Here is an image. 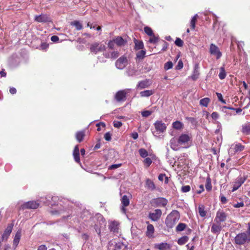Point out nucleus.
<instances>
[{"label": "nucleus", "mask_w": 250, "mask_h": 250, "mask_svg": "<svg viewBox=\"0 0 250 250\" xmlns=\"http://www.w3.org/2000/svg\"><path fill=\"white\" fill-rule=\"evenodd\" d=\"M180 218L179 213L177 210H173L168 214L165 221L167 226L169 228H172L178 221Z\"/></svg>", "instance_id": "1"}, {"label": "nucleus", "mask_w": 250, "mask_h": 250, "mask_svg": "<svg viewBox=\"0 0 250 250\" xmlns=\"http://www.w3.org/2000/svg\"><path fill=\"white\" fill-rule=\"evenodd\" d=\"M235 242L239 245H242L250 242V237L249 234L242 232L238 234L234 238Z\"/></svg>", "instance_id": "2"}, {"label": "nucleus", "mask_w": 250, "mask_h": 250, "mask_svg": "<svg viewBox=\"0 0 250 250\" xmlns=\"http://www.w3.org/2000/svg\"><path fill=\"white\" fill-rule=\"evenodd\" d=\"M105 49V46L102 42H94L91 44L90 48L91 52L97 54Z\"/></svg>", "instance_id": "3"}, {"label": "nucleus", "mask_w": 250, "mask_h": 250, "mask_svg": "<svg viewBox=\"0 0 250 250\" xmlns=\"http://www.w3.org/2000/svg\"><path fill=\"white\" fill-rule=\"evenodd\" d=\"M95 217L97 220V222L95 224V229L96 231L100 235L101 233L100 228L104 227L105 226V222L101 214H96Z\"/></svg>", "instance_id": "4"}, {"label": "nucleus", "mask_w": 250, "mask_h": 250, "mask_svg": "<svg viewBox=\"0 0 250 250\" xmlns=\"http://www.w3.org/2000/svg\"><path fill=\"white\" fill-rule=\"evenodd\" d=\"M128 64V61L126 57L123 56L119 58L116 62V67L119 69H124Z\"/></svg>", "instance_id": "5"}, {"label": "nucleus", "mask_w": 250, "mask_h": 250, "mask_svg": "<svg viewBox=\"0 0 250 250\" xmlns=\"http://www.w3.org/2000/svg\"><path fill=\"white\" fill-rule=\"evenodd\" d=\"M39 203L36 201H31L23 204L21 208L22 209H36L38 208Z\"/></svg>", "instance_id": "6"}, {"label": "nucleus", "mask_w": 250, "mask_h": 250, "mask_svg": "<svg viewBox=\"0 0 250 250\" xmlns=\"http://www.w3.org/2000/svg\"><path fill=\"white\" fill-rule=\"evenodd\" d=\"M190 139L191 137L188 134H182L179 137L177 143L179 145H188Z\"/></svg>", "instance_id": "7"}, {"label": "nucleus", "mask_w": 250, "mask_h": 250, "mask_svg": "<svg viewBox=\"0 0 250 250\" xmlns=\"http://www.w3.org/2000/svg\"><path fill=\"white\" fill-rule=\"evenodd\" d=\"M209 52L211 55L216 56V59H219L222 56V53L218 47L213 43L210 45Z\"/></svg>", "instance_id": "8"}, {"label": "nucleus", "mask_w": 250, "mask_h": 250, "mask_svg": "<svg viewBox=\"0 0 250 250\" xmlns=\"http://www.w3.org/2000/svg\"><path fill=\"white\" fill-rule=\"evenodd\" d=\"M227 214L223 210H219L217 213L214 221H218L220 223L225 222L227 219Z\"/></svg>", "instance_id": "9"}, {"label": "nucleus", "mask_w": 250, "mask_h": 250, "mask_svg": "<svg viewBox=\"0 0 250 250\" xmlns=\"http://www.w3.org/2000/svg\"><path fill=\"white\" fill-rule=\"evenodd\" d=\"M154 125L156 131L159 133H163L166 130V125L162 121H157L154 123Z\"/></svg>", "instance_id": "10"}, {"label": "nucleus", "mask_w": 250, "mask_h": 250, "mask_svg": "<svg viewBox=\"0 0 250 250\" xmlns=\"http://www.w3.org/2000/svg\"><path fill=\"white\" fill-rule=\"evenodd\" d=\"M246 179V177L237 178L233 184L232 190V191H234L238 189V188L245 182Z\"/></svg>", "instance_id": "11"}, {"label": "nucleus", "mask_w": 250, "mask_h": 250, "mask_svg": "<svg viewBox=\"0 0 250 250\" xmlns=\"http://www.w3.org/2000/svg\"><path fill=\"white\" fill-rule=\"evenodd\" d=\"M223 227L221 223L214 221V223L211 226V231L213 233L219 234Z\"/></svg>", "instance_id": "12"}, {"label": "nucleus", "mask_w": 250, "mask_h": 250, "mask_svg": "<svg viewBox=\"0 0 250 250\" xmlns=\"http://www.w3.org/2000/svg\"><path fill=\"white\" fill-rule=\"evenodd\" d=\"M130 89H127L118 91L115 96L116 99L118 101H124L125 99V95L129 93Z\"/></svg>", "instance_id": "13"}, {"label": "nucleus", "mask_w": 250, "mask_h": 250, "mask_svg": "<svg viewBox=\"0 0 250 250\" xmlns=\"http://www.w3.org/2000/svg\"><path fill=\"white\" fill-rule=\"evenodd\" d=\"M162 211L159 209H156L153 212L149 214V218L153 221H157L160 219Z\"/></svg>", "instance_id": "14"}, {"label": "nucleus", "mask_w": 250, "mask_h": 250, "mask_svg": "<svg viewBox=\"0 0 250 250\" xmlns=\"http://www.w3.org/2000/svg\"><path fill=\"white\" fill-rule=\"evenodd\" d=\"M35 20L39 22H47L50 21V18L45 14H42L35 17Z\"/></svg>", "instance_id": "15"}, {"label": "nucleus", "mask_w": 250, "mask_h": 250, "mask_svg": "<svg viewBox=\"0 0 250 250\" xmlns=\"http://www.w3.org/2000/svg\"><path fill=\"white\" fill-rule=\"evenodd\" d=\"M109 229L114 233H118L119 230V223L116 221H111L109 223Z\"/></svg>", "instance_id": "16"}, {"label": "nucleus", "mask_w": 250, "mask_h": 250, "mask_svg": "<svg viewBox=\"0 0 250 250\" xmlns=\"http://www.w3.org/2000/svg\"><path fill=\"white\" fill-rule=\"evenodd\" d=\"M150 84L151 83L149 80L146 79L144 81H140L137 85V88L140 89H144L149 87Z\"/></svg>", "instance_id": "17"}, {"label": "nucleus", "mask_w": 250, "mask_h": 250, "mask_svg": "<svg viewBox=\"0 0 250 250\" xmlns=\"http://www.w3.org/2000/svg\"><path fill=\"white\" fill-rule=\"evenodd\" d=\"M13 225L12 224H10L8 226L7 228L5 229L2 236V240L3 241L4 240H7L10 235V233L12 232V228Z\"/></svg>", "instance_id": "18"}, {"label": "nucleus", "mask_w": 250, "mask_h": 250, "mask_svg": "<svg viewBox=\"0 0 250 250\" xmlns=\"http://www.w3.org/2000/svg\"><path fill=\"white\" fill-rule=\"evenodd\" d=\"M199 67L198 64H196L194 67V70L192 74L191 75L190 78L193 81H196L199 76Z\"/></svg>", "instance_id": "19"}, {"label": "nucleus", "mask_w": 250, "mask_h": 250, "mask_svg": "<svg viewBox=\"0 0 250 250\" xmlns=\"http://www.w3.org/2000/svg\"><path fill=\"white\" fill-rule=\"evenodd\" d=\"M154 248L159 250H167L170 249V245L167 243H161L156 244L154 246Z\"/></svg>", "instance_id": "20"}, {"label": "nucleus", "mask_w": 250, "mask_h": 250, "mask_svg": "<svg viewBox=\"0 0 250 250\" xmlns=\"http://www.w3.org/2000/svg\"><path fill=\"white\" fill-rule=\"evenodd\" d=\"M21 230H18L17 231V233H16L15 237L13 240V246L15 248H16L18 246V245L20 242V240L21 239Z\"/></svg>", "instance_id": "21"}, {"label": "nucleus", "mask_w": 250, "mask_h": 250, "mask_svg": "<svg viewBox=\"0 0 250 250\" xmlns=\"http://www.w3.org/2000/svg\"><path fill=\"white\" fill-rule=\"evenodd\" d=\"M73 155L75 161L77 163H80V151L78 146H76L73 153Z\"/></svg>", "instance_id": "22"}, {"label": "nucleus", "mask_w": 250, "mask_h": 250, "mask_svg": "<svg viewBox=\"0 0 250 250\" xmlns=\"http://www.w3.org/2000/svg\"><path fill=\"white\" fill-rule=\"evenodd\" d=\"M154 231V228L151 224H148L147 226L146 232V235L149 237H152Z\"/></svg>", "instance_id": "23"}, {"label": "nucleus", "mask_w": 250, "mask_h": 250, "mask_svg": "<svg viewBox=\"0 0 250 250\" xmlns=\"http://www.w3.org/2000/svg\"><path fill=\"white\" fill-rule=\"evenodd\" d=\"M114 40V42L118 46H123L126 43V41L124 40L121 37H117Z\"/></svg>", "instance_id": "24"}, {"label": "nucleus", "mask_w": 250, "mask_h": 250, "mask_svg": "<svg viewBox=\"0 0 250 250\" xmlns=\"http://www.w3.org/2000/svg\"><path fill=\"white\" fill-rule=\"evenodd\" d=\"M115 250H128L127 246L121 242H118L115 245Z\"/></svg>", "instance_id": "25"}, {"label": "nucleus", "mask_w": 250, "mask_h": 250, "mask_svg": "<svg viewBox=\"0 0 250 250\" xmlns=\"http://www.w3.org/2000/svg\"><path fill=\"white\" fill-rule=\"evenodd\" d=\"M154 91L152 90H146L140 92V95L142 97H148L153 95Z\"/></svg>", "instance_id": "26"}, {"label": "nucleus", "mask_w": 250, "mask_h": 250, "mask_svg": "<svg viewBox=\"0 0 250 250\" xmlns=\"http://www.w3.org/2000/svg\"><path fill=\"white\" fill-rule=\"evenodd\" d=\"M205 208L204 205H200L198 207V212L200 214V215L204 217L206 215L207 212L205 210Z\"/></svg>", "instance_id": "27"}, {"label": "nucleus", "mask_w": 250, "mask_h": 250, "mask_svg": "<svg viewBox=\"0 0 250 250\" xmlns=\"http://www.w3.org/2000/svg\"><path fill=\"white\" fill-rule=\"evenodd\" d=\"M84 136V132L83 131H79L76 134V139L79 142H81L83 141Z\"/></svg>", "instance_id": "28"}, {"label": "nucleus", "mask_w": 250, "mask_h": 250, "mask_svg": "<svg viewBox=\"0 0 250 250\" xmlns=\"http://www.w3.org/2000/svg\"><path fill=\"white\" fill-rule=\"evenodd\" d=\"M172 126L176 129H181L183 127V124L179 121H176L173 123Z\"/></svg>", "instance_id": "29"}, {"label": "nucleus", "mask_w": 250, "mask_h": 250, "mask_svg": "<svg viewBox=\"0 0 250 250\" xmlns=\"http://www.w3.org/2000/svg\"><path fill=\"white\" fill-rule=\"evenodd\" d=\"M197 18H198V15H197V14H196L195 15H194V16L193 17H192V18L190 21V26L191 27V29H192V30L195 29V24H196V22L197 21Z\"/></svg>", "instance_id": "30"}, {"label": "nucleus", "mask_w": 250, "mask_h": 250, "mask_svg": "<svg viewBox=\"0 0 250 250\" xmlns=\"http://www.w3.org/2000/svg\"><path fill=\"white\" fill-rule=\"evenodd\" d=\"M135 49L136 50H139L142 49L144 47V44L142 42L138 41L136 40H134Z\"/></svg>", "instance_id": "31"}, {"label": "nucleus", "mask_w": 250, "mask_h": 250, "mask_svg": "<svg viewBox=\"0 0 250 250\" xmlns=\"http://www.w3.org/2000/svg\"><path fill=\"white\" fill-rule=\"evenodd\" d=\"M242 132L246 135L250 134V124L243 125L242 127Z\"/></svg>", "instance_id": "32"}, {"label": "nucleus", "mask_w": 250, "mask_h": 250, "mask_svg": "<svg viewBox=\"0 0 250 250\" xmlns=\"http://www.w3.org/2000/svg\"><path fill=\"white\" fill-rule=\"evenodd\" d=\"M71 25L75 26L76 28L78 30H81L83 28V26L79 21H75L71 22Z\"/></svg>", "instance_id": "33"}, {"label": "nucleus", "mask_w": 250, "mask_h": 250, "mask_svg": "<svg viewBox=\"0 0 250 250\" xmlns=\"http://www.w3.org/2000/svg\"><path fill=\"white\" fill-rule=\"evenodd\" d=\"M210 102V99L208 98H205L201 99L200 101V104L205 107H207L209 103Z\"/></svg>", "instance_id": "34"}, {"label": "nucleus", "mask_w": 250, "mask_h": 250, "mask_svg": "<svg viewBox=\"0 0 250 250\" xmlns=\"http://www.w3.org/2000/svg\"><path fill=\"white\" fill-rule=\"evenodd\" d=\"M167 203V201L165 198H159L157 200V203L162 207H165Z\"/></svg>", "instance_id": "35"}, {"label": "nucleus", "mask_w": 250, "mask_h": 250, "mask_svg": "<svg viewBox=\"0 0 250 250\" xmlns=\"http://www.w3.org/2000/svg\"><path fill=\"white\" fill-rule=\"evenodd\" d=\"M122 204L124 207H127L129 204V200L126 195L123 196L122 199Z\"/></svg>", "instance_id": "36"}, {"label": "nucleus", "mask_w": 250, "mask_h": 250, "mask_svg": "<svg viewBox=\"0 0 250 250\" xmlns=\"http://www.w3.org/2000/svg\"><path fill=\"white\" fill-rule=\"evenodd\" d=\"M232 146L237 152L242 151L244 149V146L240 144L232 145Z\"/></svg>", "instance_id": "37"}, {"label": "nucleus", "mask_w": 250, "mask_h": 250, "mask_svg": "<svg viewBox=\"0 0 250 250\" xmlns=\"http://www.w3.org/2000/svg\"><path fill=\"white\" fill-rule=\"evenodd\" d=\"M226 76V73L225 69L223 67L220 68V73L219 74V77L221 80L225 79Z\"/></svg>", "instance_id": "38"}, {"label": "nucleus", "mask_w": 250, "mask_h": 250, "mask_svg": "<svg viewBox=\"0 0 250 250\" xmlns=\"http://www.w3.org/2000/svg\"><path fill=\"white\" fill-rule=\"evenodd\" d=\"M188 240V237H187L186 236H183L178 239V244H179L180 245H182L185 244L186 242H187Z\"/></svg>", "instance_id": "39"}, {"label": "nucleus", "mask_w": 250, "mask_h": 250, "mask_svg": "<svg viewBox=\"0 0 250 250\" xmlns=\"http://www.w3.org/2000/svg\"><path fill=\"white\" fill-rule=\"evenodd\" d=\"M146 185L149 189H153L155 188V185L154 183L150 179H148L146 180Z\"/></svg>", "instance_id": "40"}, {"label": "nucleus", "mask_w": 250, "mask_h": 250, "mask_svg": "<svg viewBox=\"0 0 250 250\" xmlns=\"http://www.w3.org/2000/svg\"><path fill=\"white\" fill-rule=\"evenodd\" d=\"M186 225L184 223H179L176 228L177 231H181L186 228Z\"/></svg>", "instance_id": "41"}, {"label": "nucleus", "mask_w": 250, "mask_h": 250, "mask_svg": "<svg viewBox=\"0 0 250 250\" xmlns=\"http://www.w3.org/2000/svg\"><path fill=\"white\" fill-rule=\"evenodd\" d=\"M139 153L140 156L143 158H146L148 155L147 151L144 148H141L139 150Z\"/></svg>", "instance_id": "42"}, {"label": "nucleus", "mask_w": 250, "mask_h": 250, "mask_svg": "<svg viewBox=\"0 0 250 250\" xmlns=\"http://www.w3.org/2000/svg\"><path fill=\"white\" fill-rule=\"evenodd\" d=\"M144 31L149 36H151L154 34L152 30L148 26H146L144 28Z\"/></svg>", "instance_id": "43"}, {"label": "nucleus", "mask_w": 250, "mask_h": 250, "mask_svg": "<svg viewBox=\"0 0 250 250\" xmlns=\"http://www.w3.org/2000/svg\"><path fill=\"white\" fill-rule=\"evenodd\" d=\"M205 187H206V188L207 190L209 191V190H211V189L212 188V186H211L210 178H207V179L206 180V183Z\"/></svg>", "instance_id": "44"}, {"label": "nucleus", "mask_w": 250, "mask_h": 250, "mask_svg": "<svg viewBox=\"0 0 250 250\" xmlns=\"http://www.w3.org/2000/svg\"><path fill=\"white\" fill-rule=\"evenodd\" d=\"M150 38L149 40V42L151 43H155L158 41V38L155 36L154 34L150 36Z\"/></svg>", "instance_id": "45"}, {"label": "nucleus", "mask_w": 250, "mask_h": 250, "mask_svg": "<svg viewBox=\"0 0 250 250\" xmlns=\"http://www.w3.org/2000/svg\"><path fill=\"white\" fill-rule=\"evenodd\" d=\"M173 67V63L171 62H167L165 64L164 68L165 70H167L172 68Z\"/></svg>", "instance_id": "46"}, {"label": "nucleus", "mask_w": 250, "mask_h": 250, "mask_svg": "<svg viewBox=\"0 0 250 250\" xmlns=\"http://www.w3.org/2000/svg\"><path fill=\"white\" fill-rule=\"evenodd\" d=\"M153 111H149V110H145L142 112L141 114L143 117H147L149 116H150L152 113Z\"/></svg>", "instance_id": "47"}, {"label": "nucleus", "mask_w": 250, "mask_h": 250, "mask_svg": "<svg viewBox=\"0 0 250 250\" xmlns=\"http://www.w3.org/2000/svg\"><path fill=\"white\" fill-rule=\"evenodd\" d=\"M175 44L179 46L182 47L183 45V41L180 38H177L176 41H175Z\"/></svg>", "instance_id": "48"}, {"label": "nucleus", "mask_w": 250, "mask_h": 250, "mask_svg": "<svg viewBox=\"0 0 250 250\" xmlns=\"http://www.w3.org/2000/svg\"><path fill=\"white\" fill-rule=\"evenodd\" d=\"M136 71L133 68H129L126 71V73L129 76H133L135 75Z\"/></svg>", "instance_id": "49"}, {"label": "nucleus", "mask_w": 250, "mask_h": 250, "mask_svg": "<svg viewBox=\"0 0 250 250\" xmlns=\"http://www.w3.org/2000/svg\"><path fill=\"white\" fill-rule=\"evenodd\" d=\"M216 94L219 101L224 104L226 103V101L223 99L222 95L221 93L216 92Z\"/></svg>", "instance_id": "50"}, {"label": "nucleus", "mask_w": 250, "mask_h": 250, "mask_svg": "<svg viewBox=\"0 0 250 250\" xmlns=\"http://www.w3.org/2000/svg\"><path fill=\"white\" fill-rule=\"evenodd\" d=\"M190 190V187L188 185L183 186L181 190L183 192H187Z\"/></svg>", "instance_id": "51"}, {"label": "nucleus", "mask_w": 250, "mask_h": 250, "mask_svg": "<svg viewBox=\"0 0 250 250\" xmlns=\"http://www.w3.org/2000/svg\"><path fill=\"white\" fill-rule=\"evenodd\" d=\"M144 163L147 167H149L152 163V160L150 158H146L144 160Z\"/></svg>", "instance_id": "52"}, {"label": "nucleus", "mask_w": 250, "mask_h": 250, "mask_svg": "<svg viewBox=\"0 0 250 250\" xmlns=\"http://www.w3.org/2000/svg\"><path fill=\"white\" fill-rule=\"evenodd\" d=\"M236 152H237L234 149V148L232 145L231 146L230 148L228 150V153L230 155H234Z\"/></svg>", "instance_id": "53"}, {"label": "nucleus", "mask_w": 250, "mask_h": 250, "mask_svg": "<svg viewBox=\"0 0 250 250\" xmlns=\"http://www.w3.org/2000/svg\"><path fill=\"white\" fill-rule=\"evenodd\" d=\"M113 125L115 127L119 128L122 125V123L119 121H114L113 122Z\"/></svg>", "instance_id": "54"}, {"label": "nucleus", "mask_w": 250, "mask_h": 250, "mask_svg": "<svg viewBox=\"0 0 250 250\" xmlns=\"http://www.w3.org/2000/svg\"><path fill=\"white\" fill-rule=\"evenodd\" d=\"M115 42H114V40L112 41H110L108 43V47L111 49H113L114 48V44Z\"/></svg>", "instance_id": "55"}, {"label": "nucleus", "mask_w": 250, "mask_h": 250, "mask_svg": "<svg viewBox=\"0 0 250 250\" xmlns=\"http://www.w3.org/2000/svg\"><path fill=\"white\" fill-rule=\"evenodd\" d=\"M104 138L105 140L109 141L111 139V134L109 132H107L104 134Z\"/></svg>", "instance_id": "56"}, {"label": "nucleus", "mask_w": 250, "mask_h": 250, "mask_svg": "<svg viewBox=\"0 0 250 250\" xmlns=\"http://www.w3.org/2000/svg\"><path fill=\"white\" fill-rule=\"evenodd\" d=\"M119 56V52L118 51H113L111 53V58L115 59Z\"/></svg>", "instance_id": "57"}, {"label": "nucleus", "mask_w": 250, "mask_h": 250, "mask_svg": "<svg viewBox=\"0 0 250 250\" xmlns=\"http://www.w3.org/2000/svg\"><path fill=\"white\" fill-rule=\"evenodd\" d=\"M211 117L214 120H216L219 118V114L217 112H213L211 114Z\"/></svg>", "instance_id": "58"}, {"label": "nucleus", "mask_w": 250, "mask_h": 250, "mask_svg": "<svg viewBox=\"0 0 250 250\" xmlns=\"http://www.w3.org/2000/svg\"><path fill=\"white\" fill-rule=\"evenodd\" d=\"M244 204L243 202H240V203H238L236 204H234L233 205V207L235 208H239L243 207H244Z\"/></svg>", "instance_id": "59"}, {"label": "nucleus", "mask_w": 250, "mask_h": 250, "mask_svg": "<svg viewBox=\"0 0 250 250\" xmlns=\"http://www.w3.org/2000/svg\"><path fill=\"white\" fill-rule=\"evenodd\" d=\"M145 51L142 50L140 52L138 53L137 56L138 58H143L145 56Z\"/></svg>", "instance_id": "60"}, {"label": "nucleus", "mask_w": 250, "mask_h": 250, "mask_svg": "<svg viewBox=\"0 0 250 250\" xmlns=\"http://www.w3.org/2000/svg\"><path fill=\"white\" fill-rule=\"evenodd\" d=\"M121 166V164H114L112 165L109 167V169H113L119 167Z\"/></svg>", "instance_id": "61"}, {"label": "nucleus", "mask_w": 250, "mask_h": 250, "mask_svg": "<svg viewBox=\"0 0 250 250\" xmlns=\"http://www.w3.org/2000/svg\"><path fill=\"white\" fill-rule=\"evenodd\" d=\"M183 67V63L182 61H179L177 65L176 66L177 69H180L182 68Z\"/></svg>", "instance_id": "62"}, {"label": "nucleus", "mask_w": 250, "mask_h": 250, "mask_svg": "<svg viewBox=\"0 0 250 250\" xmlns=\"http://www.w3.org/2000/svg\"><path fill=\"white\" fill-rule=\"evenodd\" d=\"M59 39V37L57 36H53L51 38V40L54 42L58 41Z\"/></svg>", "instance_id": "63"}, {"label": "nucleus", "mask_w": 250, "mask_h": 250, "mask_svg": "<svg viewBox=\"0 0 250 250\" xmlns=\"http://www.w3.org/2000/svg\"><path fill=\"white\" fill-rule=\"evenodd\" d=\"M37 250H47V248L45 245H42L39 247Z\"/></svg>", "instance_id": "64"}]
</instances>
